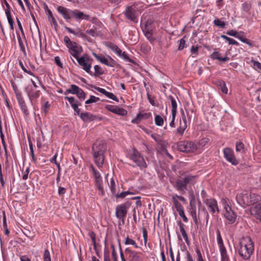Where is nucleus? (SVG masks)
<instances>
[{
	"label": "nucleus",
	"mask_w": 261,
	"mask_h": 261,
	"mask_svg": "<svg viewBox=\"0 0 261 261\" xmlns=\"http://www.w3.org/2000/svg\"><path fill=\"white\" fill-rule=\"evenodd\" d=\"M236 199L239 204L245 207L260 201L261 197L258 194L251 193L248 191H244L238 194Z\"/></svg>",
	"instance_id": "nucleus-4"
},
{
	"label": "nucleus",
	"mask_w": 261,
	"mask_h": 261,
	"mask_svg": "<svg viewBox=\"0 0 261 261\" xmlns=\"http://www.w3.org/2000/svg\"><path fill=\"white\" fill-rule=\"evenodd\" d=\"M108 47L111 49L112 50H113L114 53L116 51V50L118 49V47L114 44L111 43L109 45H108Z\"/></svg>",
	"instance_id": "nucleus-60"
},
{
	"label": "nucleus",
	"mask_w": 261,
	"mask_h": 261,
	"mask_svg": "<svg viewBox=\"0 0 261 261\" xmlns=\"http://www.w3.org/2000/svg\"><path fill=\"white\" fill-rule=\"evenodd\" d=\"M25 91L32 104L39 97L40 95V91L35 89L34 87H33L31 85H28L25 88Z\"/></svg>",
	"instance_id": "nucleus-10"
},
{
	"label": "nucleus",
	"mask_w": 261,
	"mask_h": 261,
	"mask_svg": "<svg viewBox=\"0 0 261 261\" xmlns=\"http://www.w3.org/2000/svg\"><path fill=\"white\" fill-rule=\"evenodd\" d=\"M203 202L206 204L211 213L214 214L216 212H219L217 202L216 200L212 198L206 199Z\"/></svg>",
	"instance_id": "nucleus-15"
},
{
	"label": "nucleus",
	"mask_w": 261,
	"mask_h": 261,
	"mask_svg": "<svg viewBox=\"0 0 261 261\" xmlns=\"http://www.w3.org/2000/svg\"><path fill=\"white\" fill-rule=\"evenodd\" d=\"M54 60H55V62L57 64V65H58L59 67H60L61 68H63V64L61 62L59 57H58V56L55 57Z\"/></svg>",
	"instance_id": "nucleus-52"
},
{
	"label": "nucleus",
	"mask_w": 261,
	"mask_h": 261,
	"mask_svg": "<svg viewBox=\"0 0 261 261\" xmlns=\"http://www.w3.org/2000/svg\"><path fill=\"white\" fill-rule=\"evenodd\" d=\"M86 33L94 37L98 35V33L97 32L96 28L88 29L86 30Z\"/></svg>",
	"instance_id": "nucleus-35"
},
{
	"label": "nucleus",
	"mask_w": 261,
	"mask_h": 261,
	"mask_svg": "<svg viewBox=\"0 0 261 261\" xmlns=\"http://www.w3.org/2000/svg\"><path fill=\"white\" fill-rule=\"evenodd\" d=\"M111 247L112 248V257L113 258V260H114V261H118L117 253L115 251L114 245H112Z\"/></svg>",
	"instance_id": "nucleus-53"
},
{
	"label": "nucleus",
	"mask_w": 261,
	"mask_h": 261,
	"mask_svg": "<svg viewBox=\"0 0 261 261\" xmlns=\"http://www.w3.org/2000/svg\"><path fill=\"white\" fill-rule=\"evenodd\" d=\"M124 244L125 245H133L136 248H138V245L136 243V242L134 240L129 238L128 237H127L125 238V241H124Z\"/></svg>",
	"instance_id": "nucleus-33"
},
{
	"label": "nucleus",
	"mask_w": 261,
	"mask_h": 261,
	"mask_svg": "<svg viewBox=\"0 0 261 261\" xmlns=\"http://www.w3.org/2000/svg\"><path fill=\"white\" fill-rule=\"evenodd\" d=\"M251 8L250 4L244 3L242 4V9L245 12H248Z\"/></svg>",
	"instance_id": "nucleus-51"
},
{
	"label": "nucleus",
	"mask_w": 261,
	"mask_h": 261,
	"mask_svg": "<svg viewBox=\"0 0 261 261\" xmlns=\"http://www.w3.org/2000/svg\"><path fill=\"white\" fill-rule=\"evenodd\" d=\"M106 108L108 111L120 116H125L127 113V111L124 109L119 108L116 106L107 105Z\"/></svg>",
	"instance_id": "nucleus-17"
},
{
	"label": "nucleus",
	"mask_w": 261,
	"mask_h": 261,
	"mask_svg": "<svg viewBox=\"0 0 261 261\" xmlns=\"http://www.w3.org/2000/svg\"><path fill=\"white\" fill-rule=\"evenodd\" d=\"M198 176L191 174L186 175L184 177L177 179L175 183V188L177 190L181 193L185 194L187 190L188 186L194 185L197 180Z\"/></svg>",
	"instance_id": "nucleus-5"
},
{
	"label": "nucleus",
	"mask_w": 261,
	"mask_h": 261,
	"mask_svg": "<svg viewBox=\"0 0 261 261\" xmlns=\"http://www.w3.org/2000/svg\"><path fill=\"white\" fill-rule=\"evenodd\" d=\"M224 158L229 162L233 165H237L238 164V161L234 157L233 151L229 148H225L223 149Z\"/></svg>",
	"instance_id": "nucleus-13"
},
{
	"label": "nucleus",
	"mask_w": 261,
	"mask_h": 261,
	"mask_svg": "<svg viewBox=\"0 0 261 261\" xmlns=\"http://www.w3.org/2000/svg\"><path fill=\"white\" fill-rule=\"evenodd\" d=\"M76 95L79 97V98L81 100H84L86 98L85 93L81 88H80V89L77 91V93H76Z\"/></svg>",
	"instance_id": "nucleus-37"
},
{
	"label": "nucleus",
	"mask_w": 261,
	"mask_h": 261,
	"mask_svg": "<svg viewBox=\"0 0 261 261\" xmlns=\"http://www.w3.org/2000/svg\"><path fill=\"white\" fill-rule=\"evenodd\" d=\"M196 252L197 255V261H204L202 258L200 251L197 249Z\"/></svg>",
	"instance_id": "nucleus-58"
},
{
	"label": "nucleus",
	"mask_w": 261,
	"mask_h": 261,
	"mask_svg": "<svg viewBox=\"0 0 261 261\" xmlns=\"http://www.w3.org/2000/svg\"><path fill=\"white\" fill-rule=\"evenodd\" d=\"M131 159L141 169L146 168L147 164L143 156L137 150H134L130 156Z\"/></svg>",
	"instance_id": "nucleus-9"
},
{
	"label": "nucleus",
	"mask_w": 261,
	"mask_h": 261,
	"mask_svg": "<svg viewBox=\"0 0 261 261\" xmlns=\"http://www.w3.org/2000/svg\"><path fill=\"white\" fill-rule=\"evenodd\" d=\"M93 173L94 176V179L101 178L100 174L99 172L97 171L94 168H92Z\"/></svg>",
	"instance_id": "nucleus-54"
},
{
	"label": "nucleus",
	"mask_w": 261,
	"mask_h": 261,
	"mask_svg": "<svg viewBox=\"0 0 261 261\" xmlns=\"http://www.w3.org/2000/svg\"><path fill=\"white\" fill-rule=\"evenodd\" d=\"M65 98L68 100L71 107H72V106L78 104V101L75 100L74 97L65 96Z\"/></svg>",
	"instance_id": "nucleus-42"
},
{
	"label": "nucleus",
	"mask_w": 261,
	"mask_h": 261,
	"mask_svg": "<svg viewBox=\"0 0 261 261\" xmlns=\"http://www.w3.org/2000/svg\"><path fill=\"white\" fill-rule=\"evenodd\" d=\"M178 212L179 215L182 218L183 221L185 222H187L188 221V218L185 215L184 210L180 211Z\"/></svg>",
	"instance_id": "nucleus-55"
},
{
	"label": "nucleus",
	"mask_w": 261,
	"mask_h": 261,
	"mask_svg": "<svg viewBox=\"0 0 261 261\" xmlns=\"http://www.w3.org/2000/svg\"><path fill=\"white\" fill-rule=\"evenodd\" d=\"M65 192H66L65 188H64L63 187H59L58 194L60 195H63L65 193Z\"/></svg>",
	"instance_id": "nucleus-64"
},
{
	"label": "nucleus",
	"mask_w": 261,
	"mask_h": 261,
	"mask_svg": "<svg viewBox=\"0 0 261 261\" xmlns=\"http://www.w3.org/2000/svg\"><path fill=\"white\" fill-rule=\"evenodd\" d=\"M124 15L128 20L134 23H137L138 20L139 13L134 6L127 7L125 11Z\"/></svg>",
	"instance_id": "nucleus-7"
},
{
	"label": "nucleus",
	"mask_w": 261,
	"mask_h": 261,
	"mask_svg": "<svg viewBox=\"0 0 261 261\" xmlns=\"http://www.w3.org/2000/svg\"><path fill=\"white\" fill-rule=\"evenodd\" d=\"M148 21H147L145 23V29L144 30V33L146 38L150 41H154L155 38L153 36L152 30L149 27L148 25Z\"/></svg>",
	"instance_id": "nucleus-21"
},
{
	"label": "nucleus",
	"mask_w": 261,
	"mask_h": 261,
	"mask_svg": "<svg viewBox=\"0 0 261 261\" xmlns=\"http://www.w3.org/2000/svg\"><path fill=\"white\" fill-rule=\"evenodd\" d=\"M107 149L106 144L104 141L97 140L93 145L92 151L95 163L96 165L101 167L102 166L104 160V152Z\"/></svg>",
	"instance_id": "nucleus-3"
},
{
	"label": "nucleus",
	"mask_w": 261,
	"mask_h": 261,
	"mask_svg": "<svg viewBox=\"0 0 261 261\" xmlns=\"http://www.w3.org/2000/svg\"><path fill=\"white\" fill-rule=\"evenodd\" d=\"M254 250V243L249 237H244L240 242L238 252L244 260L250 259Z\"/></svg>",
	"instance_id": "nucleus-2"
},
{
	"label": "nucleus",
	"mask_w": 261,
	"mask_h": 261,
	"mask_svg": "<svg viewBox=\"0 0 261 261\" xmlns=\"http://www.w3.org/2000/svg\"><path fill=\"white\" fill-rule=\"evenodd\" d=\"M43 261H51L50 253L47 249H45L44 252Z\"/></svg>",
	"instance_id": "nucleus-44"
},
{
	"label": "nucleus",
	"mask_w": 261,
	"mask_h": 261,
	"mask_svg": "<svg viewBox=\"0 0 261 261\" xmlns=\"http://www.w3.org/2000/svg\"><path fill=\"white\" fill-rule=\"evenodd\" d=\"M221 38L228 42L229 44L238 45L239 43L233 39L229 38L224 35H221Z\"/></svg>",
	"instance_id": "nucleus-30"
},
{
	"label": "nucleus",
	"mask_w": 261,
	"mask_h": 261,
	"mask_svg": "<svg viewBox=\"0 0 261 261\" xmlns=\"http://www.w3.org/2000/svg\"><path fill=\"white\" fill-rule=\"evenodd\" d=\"M164 119L160 115H156L154 118V122L155 125L158 126H162L164 124Z\"/></svg>",
	"instance_id": "nucleus-31"
},
{
	"label": "nucleus",
	"mask_w": 261,
	"mask_h": 261,
	"mask_svg": "<svg viewBox=\"0 0 261 261\" xmlns=\"http://www.w3.org/2000/svg\"><path fill=\"white\" fill-rule=\"evenodd\" d=\"M99 99H100L98 97H95L93 95H91L90 97V98L85 101V103L89 104V103H91L93 102H96L98 101H99Z\"/></svg>",
	"instance_id": "nucleus-38"
},
{
	"label": "nucleus",
	"mask_w": 261,
	"mask_h": 261,
	"mask_svg": "<svg viewBox=\"0 0 261 261\" xmlns=\"http://www.w3.org/2000/svg\"><path fill=\"white\" fill-rule=\"evenodd\" d=\"M178 149L182 152H193L197 150V146L191 141H180L177 144Z\"/></svg>",
	"instance_id": "nucleus-8"
},
{
	"label": "nucleus",
	"mask_w": 261,
	"mask_h": 261,
	"mask_svg": "<svg viewBox=\"0 0 261 261\" xmlns=\"http://www.w3.org/2000/svg\"><path fill=\"white\" fill-rule=\"evenodd\" d=\"M30 172V169L29 167H26L25 169H23V170L22 171V179L23 180H26L28 178V174Z\"/></svg>",
	"instance_id": "nucleus-45"
},
{
	"label": "nucleus",
	"mask_w": 261,
	"mask_h": 261,
	"mask_svg": "<svg viewBox=\"0 0 261 261\" xmlns=\"http://www.w3.org/2000/svg\"><path fill=\"white\" fill-rule=\"evenodd\" d=\"M226 33L228 35L233 36L236 38L238 37V35L239 34V33L237 31L233 30L227 31Z\"/></svg>",
	"instance_id": "nucleus-47"
},
{
	"label": "nucleus",
	"mask_w": 261,
	"mask_h": 261,
	"mask_svg": "<svg viewBox=\"0 0 261 261\" xmlns=\"http://www.w3.org/2000/svg\"><path fill=\"white\" fill-rule=\"evenodd\" d=\"M250 212L252 215L261 221V203L256 204L252 207Z\"/></svg>",
	"instance_id": "nucleus-20"
},
{
	"label": "nucleus",
	"mask_w": 261,
	"mask_h": 261,
	"mask_svg": "<svg viewBox=\"0 0 261 261\" xmlns=\"http://www.w3.org/2000/svg\"><path fill=\"white\" fill-rule=\"evenodd\" d=\"M127 212V207L125 204L118 205L116 207V216L123 221Z\"/></svg>",
	"instance_id": "nucleus-14"
},
{
	"label": "nucleus",
	"mask_w": 261,
	"mask_h": 261,
	"mask_svg": "<svg viewBox=\"0 0 261 261\" xmlns=\"http://www.w3.org/2000/svg\"><path fill=\"white\" fill-rule=\"evenodd\" d=\"M191 215L192 216L195 223L197 224L198 223V221L196 217L195 206L192 207V210L191 211Z\"/></svg>",
	"instance_id": "nucleus-43"
},
{
	"label": "nucleus",
	"mask_w": 261,
	"mask_h": 261,
	"mask_svg": "<svg viewBox=\"0 0 261 261\" xmlns=\"http://www.w3.org/2000/svg\"><path fill=\"white\" fill-rule=\"evenodd\" d=\"M78 63L83 67V69L85 70L86 72L92 75L91 71V64L89 63V58L84 56H82L80 58L79 57L76 58Z\"/></svg>",
	"instance_id": "nucleus-11"
},
{
	"label": "nucleus",
	"mask_w": 261,
	"mask_h": 261,
	"mask_svg": "<svg viewBox=\"0 0 261 261\" xmlns=\"http://www.w3.org/2000/svg\"><path fill=\"white\" fill-rule=\"evenodd\" d=\"M221 253V261H228L229 257L227 253L226 248L224 246L219 247Z\"/></svg>",
	"instance_id": "nucleus-25"
},
{
	"label": "nucleus",
	"mask_w": 261,
	"mask_h": 261,
	"mask_svg": "<svg viewBox=\"0 0 261 261\" xmlns=\"http://www.w3.org/2000/svg\"><path fill=\"white\" fill-rule=\"evenodd\" d=\"M168 99L170 100L172 106V114H176L177 103L175 98L171 95L169 96Z\"/></svg>",
	"instance_id": "nucleus-28"
},
{
	"label": "nucleus",
	"mask_w": 261,
	"mask_h": 261,
	"mask_svg": "<svg viewBox=\"0 0 261 261\" xmlns=\"http://www.w3.org/2000/svg\"><path fill=\"white\" fill-rule=\"evenodd\" d=\"M57 11L67 21L72 19L79 20L81 19L89 20L90 18L89 15L77 9L71 10L60 6L58 7Z\"/></svg>",
	"instance_id": "nucleus-1"
},
{
	"label": "nucleus",
	"mask_w": 261,
	"mask_h": 261,
	"mask_svg": "<svg viewBox=\"0 0 261 261\" xmlns=\"http://www.w3.org/2000/svg\"><path fill=\"white\" fill-rule=\"evenodd\" d=\"M129 194H130V193L128 191L123 192L121 193L120 194L117 195L116 197L117 198H123Z\"/></svg>",
	"instance_id": "nucleus-59"
},
{
	"label": "nucleus",
	"mask_w": 261,
	"mask_h": 261,
	"mask_svg": "<svg viewBox=\"0 0 261 261\" xmlns=\"http://www.w3.org/2000/svg\"><path fill=\"white\" fill-rule=\"evenodd\" d=\"M178 224L179 227L180 231L182 236L184 240H185L186 243L188 245L189 244V241L188 239V234L185 229V225L181 223L180 221L178 222Z\"/></svg>",
	"instance_id": "nucleus-22"
},
{
	"label": "nucleus",
	"mask_w": 261,
	"mask_h": 261,
	"mask_svg": "<svg viewBox=\"0 0 261 261\" xmlns=\"http://www.w3.org/2000/svg\"><path fill=\"white\" fill-rule=\"evenodd\" d=\"M79 106V105L77 104V105L72 106V107H71L73 108L74 112L76 113V114L77 115H80V114H81V113H80V109L78 108Z\"/></svg>",
	"instance_id": "nucleus-62"
},
{
	"label": "nucleus",
	"mask_w": 261,
	"mask_h": 261,
	"mask_svg": "<svg viewBox=\"0 0 261 261\" xmlns=\"http://www.w3.org/2000/svg\"><path fill=\"white\" fill-rule=\"evenodd\" d=\"M143 237L144 241V244L146 245L147 240V231L145 228H143Z\"/></svg>",
	"instance_id": "nucleus-57"
},
{
	"label": "nucleus",
	"mask_w": 261,
	"mask_h": 261,
	"mask_svg": "<svg viewBox=\"0 0 261 261\" xmlns=\"http://www.w3.org/2000/svg\"><path fill=\"white\" fill-rule=\"evenodd\" d=\"M172 200L173 202L174 207L177 212H179L180 211L184 210L183 206L179 203L178 199H176V196H172Z\"/></svg>",
	"instance_id": "nucleus-27"
},
{
	"label": "nucleus",
	"mask_w": 261,
	"mask_h": 261,
	"mask_svg": "<svg viewBox=\"0 0 261 261\" xmlns=\"http://www.w3.org/2000/svg\"><path fill=\"white\" fill-rule=\"evenodd\" d=\"M188 126L187 118L184 112H181V117L179 121V126L177 129V133L180 135H182Z\"/></svg>",
	"instance_id": "nucleus-16"
},
{
	"label": "nucleus",
	"mask_w": 261,
	"mask_h": 261,
	"mask_svg": "<svg viewBox=\"0 0 261 261\" xmlns=\"http://www.w3.org/2000/svg\"><path fill=\"white\" fill-rule=\"evenodd\" d=\"M141 120H142L140 117L139 116V114H138L136 117L132 120V122L133 123L138 124L141 122Z\"/></svg>",
	"instance_id": "nucleus-61"
},
{
	"label": "nucleus",
	"mask_w": 261,
	"mask_h": 261,
	"mask_svg": "<svg viewBox=\"0 0 261 261\" xmlns=\"http://www.w3.org/2000/svg\"><path fill=\"white\" fill-rule=\"evenodd\" d=\"M214 23L215 25L221 28H224L225 27V23L224 21L221 20L219 19H215L214 21Z\"/></svg>",
	"instance_id": "nucleus-36"
},
{
	"label": "nucleus",
	"mask_w": 261,
	"mask_h": 261,
	"mask_svg": "<svg viewBox=\"0 0 261 261\" xmlns=\"http://www.w3.org/2000/svg\"><path fill=\"white\" fill-rule=\"evenodd\" d=\"M80 116L84 121H92L95 118L92 114L88 112L81 113Z\"/></svg>",
	"instance_id": "nucleus-23"
},
{
	"label": "nucleus",
	"mask_w": 261,
	"mask_h": 261,
	"mask_svg": "<svg viewBox=\"0 0 261 261\" xmlns=\"http://www.w3.org/2000/svg\"><path fill=\"white\" fill-rule=\"evenodd\" d=\"M6 15L7 16V19H8V21L9 23V25H10V29L11 30H14V22L12 18V16H11V13H9V11H8L7 13H6Z\"/></svg>",
	"instance_id": "nucleus-32"
},
{
	"label": "nucleus",
	"mask_w": 261,
	"mask_h": 261,
	"mask_svg": "<svg viewBox=\"0 0 261 261\" xmlns=\"http://www.w3.org/2000/svg\"><path fill=\"white\" fill-rule=\"evenodd\" d=\"M110 188L111 189V190L113 193H114L116 191V184L115 182V180L113 178L111 179L110 183Z\"/></svg>",
	"instance_id": "nucleus-46"
},
{
	"label": "nucleus",
	"mask_w": 261,
	"mask_h": 261,
	"mask_svg": "<svg viewBox=\"0 0 261 261\" xmlns=\"http://www.w3.org/2000/svg\"><path fill=\"white\" fill-rule=\"evenodd\" d=\"M94 68L95 72L92 75L97 76L103 73V71L98 65H95Z\"/></svg>",
	"instance_id": "nucleus-34"
},
{
	"label": "nucleus",
	"mask_w": 261,
	"mask_h": 261,
	"mask_svg": "<svg viewBox=\"0 0 261 261\" xmlns=\"http://www.w3.org/2000/svg\"><path fill=\"white\" fill-rule=\"evenodd\" d=\"M211 58L213 59L218 60L219 61H221L223 62H226L229 60V58H228L227 57V56H225L224 57L222 58L221 56V54L218 51H214L211 55Z\"/></svg>",
	"instance_id": "nucleus-24"
},
{
	"label": "nucleus",
	"mask_w": 261,
	"mask_h": 261,
	"mask_svg": "<svg viewBox=\"0 0 261 261\" xmlns=\"http://www.w3.org/2000/svg\"><path fill=\"white\" fill-rule=\"evenodd\" d=\"M138 114H139V116L140 117L141 120L147 119L149 118L151 115L150 113H143V114L140 113Z\"/></svg>",
	"instance_id": "nucleus-49"
},
{
	"label": "nucleus",
	"mask_w": 261,
	"mask_h": 261,
	"mask_svg": "<svg viewBox=\"0 0 261 261\" xmlns=\"http://www.w3.org/2000/svg\"><path fill=\"white\" fill-rule=\"evenodd\" d=\"M95 182L101 195L104 194L102 178L95 179Z\"/></svg>",
	"instance_id": "nucleus-29"
},
{
	"label": "nucleus",
	"mask_w": 261,
	"mask_h": 261,
	"mask_svg": "<svg viewBox=\"0 0 261 261\" xmlns=\"http://www.w3.org/2000/svg\"><path fill=\"white\" fill-rule=\"evenodd\" d=\"M80 89V88L75 85H71L70 86V88L68 89H67L64 92V94L67 95L68 94H76L77 91Z\"/></svg>",
	"instance_id": "nucleus-26"
},
{
	"label": "nucleus",
	"mask_w": 261,
	"mask_h": 261,
	"mask_svg": "<svg viewBox=\"0 0 261 261\" xmlns=\"http://www.w3.org/2000/svg\"><path fill=\"white\" fill-rule=\"evenodd\" d=\"M236 150L237 152L243 151L244 144L242 142H237L236 144Z\"/></svg>",
	"instance_id": "nucleus-41"
},
{
	"label": "nucleus",
	"mask_w": 261,
	"mask_h": 261,
	"mask_svg": "<svg viewBox=\"0 0 261 261\" xmlns=\"http://www.w3.org/2000/svg\"><path fill=\"white\" fill-rule=\"evenodd\" d=\"M93 88L97 91L105 95L108 98L113 99L117 102L119 101L118 98L112 93L108 92L105 89L100 87L94 86Z\"/></svg>",
	"instance_id": "nucleus-19"
},
{
	"label": "nucleus",
	"mask_w": 261,
	"mask_h": 261,
	"mask_svg": "<svg viewBox=\"0 0 261 261\" xmlns=\"http://www.w3.org/2000/svg\"><path fill=\"white\" fill-rule=\"evenodd\" d=\"M18 41L21 50L25 53V47L19 35H18Z\"/></svg>",
	"instance_id": "nucleus-50"
},
{
	"label": "nucleus",
	"mask_w": 261,
	"mask_h": 261,
	"mask_svg": "<svg viewBox=\"0 0 261 261\" xmlns=\"http://www.w3.org/2000/svg\"><path fill=\"white\" fill-rule=\"evenodd\" d=\"M93 56L100 62L108 66L112 67L113 66V60L111 57H109V61L107 58L102 56H99L95 53H92Z\"/></svg>",
	"instance_id": "nucleus-18"
},
{
	"label": "nucleus",
	"mask_w": 261,
	"mask_h": 261,
	"mask_svg": "<svg viewBox=\"0 0 261 261\" xmlns=\"http://www.w3.org/2000/svg\"><path fill=\"white\" fill-rule=\"evenodd\" d=\"M224 217L229 222V223L232 224L234 222L237 215L232 211L231 207L227 204L225 203L224 205Z\"/></svg>",
	"instance_id": "nucleus-12"
},
{
	"label": "nucleus",
	"mask_w": 261,
	"mask_h": 261,
	"mask_svg": "<svg viewBox=\"0 0 261 261\" xmlns=\"http://www.w3.org/2000/svg\"><path fill=\"white\" fill-rule=\"evenodd\" d=\"M20 107H21V109L23 113L25 115H28L29 114V111H28L27 105H23V106H21Z\"/></svg>",
	"instance_id": "nucleus-63"
},
{
	"label": "nucleus",
	"mask_w": 261,
	"mask_h": 261,
	"mask_svg": "<svg viewBox=\"0 0 261 261\" xmlns=\"http://www.w3.org/2000/svg\"><path fill=\"white\" fill-rule=\"evenodd\" d=\"M16 97L20 107L23 105H26L25 101L20 93H16Z\"/></svg>",
	"instance_id": "nucleus-39"
},
{
	"label": "nucleus",
	"mask_w": 261,
	"mask_h": 261,
	"mask_svg": "<svg viewBox=\"0 0 261 261\" xmlns=\"http://www.w3.org/2000/svg\"><path fill=\"white\" fill-rule=\"evenodd\" d=\"M185 43H186V42H185L184 39V38L181 39L179 41V44L178 49L179 50L182 49L185 47Z\"/></svg>",
	"instance_id": "nucleus-56"
},
{
	"label": "nucleus",
	"mask_w": 261,
	"mask_h": 261,
	"mask_svg": "<svg viewBox=\"0 0 261 261\" xmlns=\"http://www.w3.org/2000/svg\"><path fill=\"white\" fill-rule=\"evenodd\" d=\"M220 86L221 87V91L225 94L227 93V88L223 81L220 82Z\"/></svg>",
	"instance_id": "nucleus-48"
},
{
	"label": "nucleus",
	"mask_w": 261,
	"mask_h": 261,
	"mask_svg": "<svg viewBox=\"0 0 261 261\" xmlns=\"http://www.w3.org/2000/svg\"><path fill=\"white\" fill-rule=\"evenodd\" d=\"M217 238L219 247L224 246L219 230H217Z\"/></svg>",
	"instance_id": "nucleus-40"
},
{
	"label": "nucleus",
	"mask_w": 261,
	"mask_h": 261,
	"mask_svg": "<svg viewBox=\"0 0 261 261\" xmlns=\"http://www.w3.org/2000/svg\"><path fill=\"white\" fill-rule=\"evenodd\" d=\"M64 42L69 49L70 54L75 59L83 51L82 47L75 42L71 41L68 36H65Z\"/></svg>",
	"instance_id": "nucleus-6"
}]
</instances>
